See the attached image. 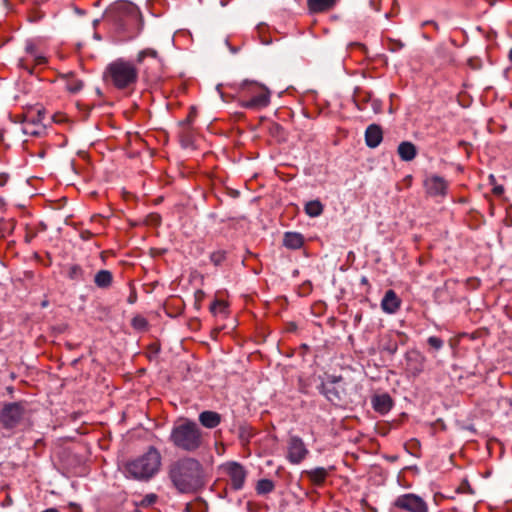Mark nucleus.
<instances>
[{"mask_svg": "<svg viewBox=\"0 0 512 512\" xmlns=\"http://www.w3.org/2000/svg\"><path fill=\"white\" fill-rule=\"evenodd\" d=\"M67 277L71 280H83L84 271L78 264L70 265L67 269Z\"/></svg>", "mask_w": 512, "mask_h": 512, "instance_id": "24", "label": "nucleus"}, {"mask_svg": "<svg viewBox=\"0 0 512 512\" xmlns=\"http://www.w3.org/2000/svg\"><path fill=\"white\" fill-rule=\"evenodd\" d=\"M338 0H307V6L310 12L320 13L331 10Z\"/></svg>", "mask_w": 512, "mask_h": 512, "instance_id": "20", "label": "nucleus"}, {"mask_svg": "<svg viewBox=\"0 0 512 512\" xmlns=\"http://www.w3.org/2000/svg\"><path fill=\"white\" fill-rule=\"evenodd\" d=\"M161 465V453L156 447L149 446L143 454L126 462L124 473L128 478L138 481H148L160 471Z\"/></svg>", "mask_w": 512, "mask_h": 512, "instance_id": "2", "label": "nucleus"}, {"mask_svg": "<svg viewBox=\"0 0 512 512\" xmlns=\"http://www.w3.org/2000/svg\"><path fill=\"white\" fill-rule=\"evenodd\" d=\"M508 57H509V60H510V61H512V48H511V49H510V51H509V55H508Z\"/></svg>", "mask_w": 512, "mask_h": 512, "instance_id": "45", "label": "nucleus"}, {"mask_svg": "<svg viewBox=\"0 0 512 512\" xmlns=\"http://www.w3.org/2000/svg\"><path fill=\"white\" fill-rule=\"evenodd\" d=\"M407 370L414 376L424 369L425 357L417 350H410L405 355Z\"/></svg>", "mask_w": 512, "mask_h": 512, "instance_id": "13", "label": "nucleus"}, {"mask_svg": "<svg viewBox=\"0 0 512 512\" xmlns=\"http://www.w3.org/2000/svg\"><path fill=\"white\" fill-rule=\"evenodd\" d=\"M373 409L380 414H387L393 407V400L388 393L374 395L371 400Z\"/></svg>", "mask_w": 512, "mask_h": 512, "instance_id": "15", "label": "nucleus"}, {"mask_svg": "<svg viewBox=\"0 0 512 512\" xmlns=\"http://www.w3.org/2000/svg\"><path fill=\"white\" fill-rule=\"evenodd\" d=\"M42 512H59L56 508H48Z\"/></svg>", "mask_w": 512, "mask_h": 512, "instance_id": "43", "label": "nucleus"}, {"mask_svg": "<svg viewBox=\"0 0 512 512\" xmlns=\"http://www.w3.org/2000/svg\"><path fill=\"white\" fill-rule=\"evenodd\" d=\"M427 25H432V26L434 27V29H438V25H437V23H436V22H434V21H426V22H424V23H423V25H422V26H423V27H425V26H427Z\"/></svg>", "mask_w": 512, "mask_h": 512, "instance_id": "41", "label": "nucleus"}, {"mask_svg": "<svg viewBox=\"0 0 512 512\" xmlns=\"http://www.w3.org/2000/svg\"><path fill=\"white\" fill-rule=\"evenodd\" d=\"M334 470V466H330L329 468L324 467H316L311 470H305L303 471V474L308 477V479L316 486H321L327 476L329 475L330 471Z\"/></svg>", "mask_w": 512, "mask_h": 512, "instance_id": "17", "label": "nucleus"}, {"mask_svg": "<svg viewBox=\"0 0 512 512\" xmlns=\"http://www.w3.org/2000/svg\"><path fill=\"white\" fill-rule=\"evenodd\" d=\"M26 407L22 402L7 403L0 413V423L8 430L19 426L26 416Z\"/></svg>", "mask_w": 512, "mask_h": 512, "instance_id": "5", "label": "nucleus"}, {"mask_svg": "<svg viewBox=\"0 0 512 512\" xmlns=\"http://www.w3.org/2000/svg\"><path fill=\"white\" fill-rule=\"evenodd\" d=\"M168 475L173 485L181 493L196 492L207 481L203 465L192 457H184L171 463Z\"/></svg>", "mask_w": 512, "mask_h": 512, "instance_id": "1", "label": "nucleus"}, {"mask_svg": "<svg viewBox=\"0 0 512 512\" xmlns=\"http://www.w3.org/2000/svg\"><path fill=\"white\" fill-rule=\"evenodd\" d=\"M133 326L137 329H145L147 321L143 317H135L133 319Z\"/></svg>", "mask_w": 512, "mask_h": 512, "instance_id": "33", "label": "nucleus"}, {"mask_svg": "<svg viewBox=\"0 0 512 512\" xmlns=\"http://www.w3.org/2000/svg\"><path fill=\"white\" fill-rule=\"evenodd\" d=\"M239 437L243 442H249L253 437L252 428L248 426H242L239 430Z\"/></svg>", "mask_w": 512, "mask_h": 512, "instance_id": "30", "label": "nucleus"}, {"mask_svg": "<svg viewBox=\"0 0 512 512\" xmlns=\"http://www.w3.org/2000/svg\"><path fill=\"white\" fill-rule=\"evenodd\" d=\"M67 90L71 93H77L83 88V82L79 79L71 78L66 84Z\"/></svg>", "mask_w": 512, "mask_h": 512, "instance_id": "27", "label": "nucleus"}, {"mask_svg": "<svg viewBox=\"0 0 512 512\" xmlns=\"http://www.w3.org/2000/svg\"><path fill=\"white\" fill-rule=\"evenodd\" d=\"M206 437L207 433L196 422L185 419L173 426L169 441L179 450L195 452L205 446Z\"/></svg>", "mask_w": 512, "mask_h": 512, "instance_id": "3", "label": "nucleus"}, {"mask_svg": "<svg viewBox=\"0 0 512 512\" xmlns=\"http://www.w3.org/2000/svg\"><path fill=\"white\" fill-rule=\"evenodd\" d=\"M309 454L304 441L298 436H290L287 442V460L291 464H300Z\"/></svg>", "mask_w": 512, "mask_h": 512, "instance_id": "9", "label": "nucleus"}, {"mask_svg": "<svg viewBox=\"0 0 512 512\" xmlns=\"http://www.w3.org/2000/svg\"><path fill=\"white\" fill-rule=\"evenodd\" d=\"M42 18H43V15H42V14H40V13H34V14L30 15L29 20H30L31 22H36V21L41 20Z\"/></svg>", "mask_w": 512, "mask_h": 512, "instance_id": "36", "label": "nucleus"}, {"mask_svg": "<svg viewBox=\"0 0 512 512\" xmlns=\"http://www.w3.org/2000/svg\"><path fill=\"white\" fill-rule=\"evenodd\" d=\"M26 52L35 60L37 64H43L45 62V57L37 53L36 46L34 44L28 43L26 45Z\"/></svg>", "mask_w": 512, "mask_h": 512, "instance_id": "26", "label": "nucleus"}, {"mask_svg": "<svg viewBox=\"0 0 512 512\" xmlns=\"http://www.w3.org/2000/svg\"><path fill=\"white\" fill-rule=\"evenodd\" d=\"M401 306V300L394 290L386 291L382 301L381 309L387 314L396 313Z\"/></svg>", "mask_w": 512, "mask_h": 512, "instance_id": "14", "label": "nucleus"}, {"mask_svg": "<svg viewBox=\"0 0 512 512\" xmlns=\"http://www.w3.org/2000/svg\"><path fill=\"white\" fill-rule=\"evenodd\" d=\"M226 259V252L223 250H218L210 255V260L215 266L221 265Z\"/></svg>", "mask_w": 512, "mask_h": 512, "instance_id": "29", "label": "nucleus"}, {"mask_svg": "<svg viewBox=\"0 0 512 512\" xmlns=\"http://www.w3.org/2000/svg\"><path fill=\"white\" fill-rule=\"evenodd\" d=\"M427 343L429 344V346L431 348H433L435 350H440L444 345L443 340L437 336H430L427 339Z\"/></svg>", "mask_w": 512, "mask_h": 512, "instance_id": "31", "label": "nucleus"}, {"mask_svg": "<svg viewBox=\"0 0 512 512\" xmlns=\"http://www.w3.org/2000/svg\"><path fill=\"white\" fill-rule=\"evenodd\" d=\"M135 18H136V20H137L140 24H142V19H141V17H140L139 15H136V16H135ZM138 29H139V30L143 29V26H142V25H140V26L138 27Z\"/></svg>", "mask_w": 512, "mask_h": 512, "instance_id": "42", "label": "nucleus"}, {"mask_svg": "<svg viewBox=\"0 0 512 512\" xmlns=\"http://www.w3.org/2000/svg\"><path fill=\"white\" fill-rule=\"evenodd\" d=\"M394 506L404 512H428L427 503L423 498L414 493L398 496L394 501Z\"/></svg>", "mask_w": 512, "mask_h": 512, "instance_id": "6", "label": "nucleus"}, {"mask_svg": "<svg viewBox=\"0 0 512 512\" xmlns=\"http://www.w3.org/2000/svg\"><path fill=\"white\" fill-rule=\"evenodd\" d=\"M129 302H130V303H133V302H134V297H130V298H129Z\"/></svg>", "mask_w": 512, "mask_h": 512, "instance_id": "48", "label": "nucleus"}, {"mask_svg": "<svg viewBox=\"0 0 512 512\" xmlns=\"http://www.w3.org/2000/svg\"><path fill=\"white\" fill-rule=\"evenodd\" d=\"M427 194L432 197L445 196L448 189V182L438 175L428 176L424 181Z\"/></svg>", "mask_w": 512, "mask_h": 512, "instance_id": "12", "label": "nucleus"}, {"mask_svg": "<svg viewBox=\"0 0 512 512\" xmlns=\"http://www.w3.org/2000/svg\"><path fill=\"white\" fill-rule=\"evenodd\" d=\"M250 98L242 100L241 106L248 109H261L270 103V91L261 85H253Z\"/></svg>", "mask_w": 512, "mask_h": 512, "instance_id": "8", "label": "nucleus"}, {"mask_svg": "<svg viewBox=\"0 0 512 512\" xmlns=\"http://www.w3.org/2000/svg\"><path fill=\"white\" fill-rule=\"evenodd\" d=\"M274 483L269 479H261L258 481L256 491L258 494H267L274 490Z\"/></svg>", "mask_w": 512, "mask_h": 512, "instance_id": "25", "label": "nucleus"}, {"mask_svg": "<svg viewBox=\"0 0 512 512\" xmlns=\"http://www.w3.org/2000/svg\"><path fill=\"white\" fill-rule=\"evenodd\" d=\"M37 118L30 113L27 114H19L13 116V121L15 123L22 124V132L25 135L35 136L40 133L41 129V112H37Z\"/></svg>", "mask_w": 512, "mask_h": 512, "instance_id": "10", "label": "nucleus"}, {"mask_svg": "<svg viewBox=\"0 0 512 512\" xmlns=\"http://www.w3.org/2000/svg\"><path fill=\"white\" fill-rule=\"evenodd\" d=\"M146 57L156 59L157 51L154 49H151V48H147V49L140 51L137 55V63H139V64L143 63V61Z\"/></svg>", "mask_w": 512, "mask_h": 512, "instance_id": "28", "label": "nucleus"}, {"mask_svg": "<svg viewBox=\"0 0 512 512\" xmlns=\"http://www.w3.org/2000/svg\"><path fill=\"white\" fill-rule=\"evenodd\" d=\"M98 23H99V19L93 20V29L97 28Z\"/></svg>", "mask_w": 512, "mask_h": 512, "instance_id": "44", "label": "nucleus"}, {"mask_svg": "<svg viewBox=\"0 0 512 512\" xmlns=\"http://www.w3.org/2000/svg\"><path fill=\"white\" fill-rule=\"evenodd\" d=\"M383 140L382 128L377 124H371L365 131V142L369 148H376Z\"/></svg>", "mask_w": 512, "mask_h": 512, "instance_id": "16", "label": "nucleus"}, {"mask_svg": "<svg viewBox=\"0 0 512 512\" xmlns=\"http://www.w3.org/2000/svg\"><path fill=\"white\" fill-rule=\"evenodd\" d=\"M175 32L180 33V32H189V31L188 30L179 29V30H176Z\"/></svg>", "mask_w": 512, "mask_h": 512, "instance_id": "47", "label": "nucleus"}, {"mask_svg": "<svg viewBox=\"0 0 512 512\" xmlns=\"http://www.w3.org/2000/svg\"><path fill=\"white\" fill-rule=\"evenodd\" d=\"M398 349V345L396 342H393V341H389L385 346H384V350H386L387 352H389L390 354H395L396 351Z\"/></svg>", "mask_w": 512, "mask_h": 512, "instance_id": "34", "label": "nucleus"}, {"mask_svg": "<svg viewBox=\"0 0 512 512\" xmlns=\"http://www.w3.org/2000/svg\"><path fill=\"white\" fill-rule=\"evenodd\" d=\"M398 155L401 160L409 162L417 156L416 146L409 141H403L397 148Z\"/></svg>", "mask_w": 512, "mask_h": 512, "instance_id": "19", "label": "nucleus"}, {"mask_svg": "<svg viewBox=\"0 0 512 512\" xmlns=\"http://www.w3.org/2000/svg\"><path fill=\"white\" fill-rule=\"evenodd\" d=\"M103 79L119 90L128 89L137 83L138 69L131 61L118 58L106 66Z\"/></svg>", "mask_w": 512, "mask_h": 512, "instance_id": "4", "label": "nucleus"}, {"mask_svg": "<svg viewBox=\"0 0 512 512\" xmlns=\"http://www.w3.org/2000/svg\"><path fill=\"white\" fill-rule=\"evenodd\" d=\"M284 246L290 249H299L304 244V238L300 233L287 232L283 239Z\"/></svg>", "mask_w": 512, "mask_h": 512, "instance_id": "21", "label": "nucleus"}, {"mask_svg": "<svg viewBox=\"0 0 512 512\" xmlns=\"http://www.w3.org/2000/svg\"><path fill=\"white\" fill-rule=\"evenodd\" d=\"M466 487H467V490H469V492H471V488L468 484H466Z\"/></svg>", "mask_w": 512, "mask_h": 512, "instance_id": "50", "label": "nucleus"}, {"mask_svg": "<svg viewBox=\"0 0 512 512\" xmlns=\"http://www.w3.org/2000/svg\"><path fill=\"white\" fill-rule=\"evenodd\" d=\"M156 495L155 494H149L145 497V501L148 503V504H153L155 501H156Z\"/></svg>", "mask_w": 512, "mask_h": 512, "instance_id": "37", "label": "nucleus"}, {"mask_svg": "<svg viewBox=\"0 0 512 512\" xmlns=\"http://www.w3.org/2000/svg\"><path fill=\"white\" fill-rule=\"evenodd\" d=\"M305 212L310 217H317L323 212V205L318 200H312L306 203Z\"/></svg>", "mask_w": 512, "mask_h": 512, "instance_id": "23", "label": "nucleus"}, {"mask_svg": "<svg viewBox=\"0 0 512 512\" xmlns=\"http://www.w3.org/2000/svg\"><path fill=\"white\" fill-rule=\"evenodd\" d=\"M341 376H329L321 385V393L333 404H339L344 395Z\"/></svg>", "mask_w": 512, "mask_h": 512, "instance_id": "7", "label": "nucleus"}, {"mask_svg": "<svg viewBox=\"0 0 512 512\" xmlns=\"http://www.w3.org/2000/svg\"><path fill=\"white\" fill-rule=\"evenodd\" d=\"M504 192V188L503 186L499 185V186H495L493 188V193L497 196H500L502 193Z\"/></svg>", "mask_w": 512, "mask_h": 512, "instance_id": "38", "label": "nucleus"}, {"mask_svg": "<svg viewBox=\"0 0 512 512\" xmlns=\"http://www.w3.org/2000/svg\"><path fill=\"white\" fill-rule=\"evenodd\" d=\"M69 508L71 512H81V508L75 503H70Z\"/></svg>", "mask_w": 512, "mask_h": 512, "instance_id": "39", "label": "nucleus"}, {"mask_svg": "<svg viewBox=\"0 0 512 512\" xmlns=\"http://www.w3.org/2000/svg\"><path fill=\"white\" fill-rule=\"evenodd\" d=\"M226 309V304L224 301H221V300H215L211 306H210V310L211 312H213L214 314L216 313H222L224 312Z\"/></svg>", "mask_w": 512, "mask_h": 512, "instance_id": "32", "label": "nucleus"}, {"mask_svg": "<svg viewBox=\"0 0 512 512\" xmlns=\"http://www.w3.org/2000/svg\"><path fill=\"white\" fill-rule=\"evenodd\" d=\"M261 38V43L264 45H268L272 42V39L269 37V34H259Z\"/></svg>", "mask_w": 512, "mask_h": 512, "instance_id": "35", "label": "nucleus"}, {"mask_svg": "<svg viewBox=\"0 0 512 512\" xmlns=\"http://www.w3.org/2000/svg\"><path fill=\"white\" fill-rule=\"evenodd\" d=\"M113 275L109 270H99L94 277V283L98 288L106 289L112 285Z\"/></svg>", "mask_w": 512, "mask_h": 512, "instance_id": "22", "label": "nucleus"}, {"mask_svg": "<svg viewBox=\"0 0 512 512\" xmlns=\"http://www.w3.org/2000/svg\"><path fill=\"white\" fill-rule=\"evenodd\" d=\"M94 38H95L96 40H100V39H101L100 34H94Z\"/></svg>", "mask_w": 512, "mask_h": 512, "instance_id": "46", "label": "nucleus"}, {"mask_svg": "<svg viewBox=\"0 0 512 512\" xmlns=\"http://www.w3.org/2000/svg\"><path fill=\"white\" fill-rule=\"evenodd\" d=\"M8 180V177L7 175L5 174H0V186H4L6 184Z\"/></svg>", "mask_w": 512, "mask_h": 512, "instance_id": "40", "label": "nucleus"}, {"mask_svg": "<svg viewBox=\"0 0 512 512\" xmlns=\"http://www.w3.org/2000/svg\"><path fill=\"white\" fill-rule=\"evenodd\" d=\"M198 420L205 428L213 429L221 423L222 417L215 411L206 410L199 414Z\"/></svg>", "mask_w": 512, "mask_h": 512, "instance_id": "18", "label": "nucleus"}, {"mask_svg": "<svg viewBox=\"0 0 512 512\" xmlns=\"http://www.w3.org/2000/svg\"><path fill=\"white\" fill-rule=\"evenodd\" d=\"M222 468L230 479L231 487L234 490L242 489L247 476L245 468L237 462H228Z\"/></svg>", "mask_w": 512, "mask_h": 512, "instance_id": "11", "label": "nucleus"}, {"mask_svg": "<svg viewBox=\"0 0 512 512\" xmlns=\"http://www.w3.org/2000/svg\"><path fill=\"white\" fill-rule=\"evenodd\" d=\"M457 491H458V492H459V491H463V486L458 487V490H457Z\"/></svg>", "mask_w": 512, "mask_h": 512, "instance_id": "49", "label": "nucleus"}]
</instances>
